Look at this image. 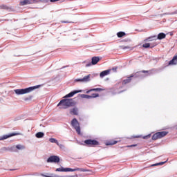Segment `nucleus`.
Returning <instances> with one entry per match:
<instances>
[{
  "mask_svg": "<svg viewBox=\"0 0 177 177\" xmlns=\"http://www.w3.org/2000/svg\"><path fill=\"white\" fill-rule=\"evenodd\" d=\"M57 145L59 146V147L60 149H64V145L60 144V143H59V142H58V144H57Z\"/></svg>",
  "mask_w": 177,
  "mask_h": 177,
  "instance_id": "obj_32",
  "label": "nucleus"
},
{
  "mask_svg": "<svg viewBox=\"0 0 177 177\" xmlns=\"http://www.w3.org/2000/svg\"><path fill=\"white\" fill-rule=\"evenodd\" d=\"M71 126L75 129L77 133L80 135L81 133V127H80V122L77 118H73L71 121Z\"/></svg>",
  "mask_w": 177,
  "mask_h": 177,
  "instance_id": "obj_6",
  "label": "nucleus"
},
{
  "mask_svg": "<svg viewBox=\"0 0 177 177\" xmlns=\"http://www.w3.org/2000/svg\"><path fill=\"white\" fill-rule=\"evenodd\" d=\"M84 144L80 143V145H82V146H88L89 147H93L95 146H99V142L96 140H85L84 142Z\"/></svg>",
  "mask_w": 177,
  "mask_h": 177,
  "instance_id": "obj_5",
  "label": "nucleus"
},
{
  "mask_svg": "<svg viewBox=\"0 0 177 177\" xmlns=\"http://www.w3.org/2000/svg\"><path fill=\"white\" fill-rule=\"evenodd\" d=\"M157 44H154L153 46H151V44L150 43H145L142 45V48H145L146 49L147 48H154V46H156Z\"/></svg>",
  "mask_w": 177,
  "mask_h": 177,
  "instance_id": "obj_21",
  "label": "nucleus"
},
{
  "mask_svg": "<svg viewBox=\"0 0 177 177\" xmlns=\"http://www.w3.org/2000/svg\"><path fill=\"white\" fill-rule=\"evenodd\" d=\"M102 91H104L103 88H92L90 90V92L95 91V92H102Z\"/></svg>",
  "mask_w": 177,
  "mask_h": 177,
  "instance_id": "obj_25",
  "label": "nucleus"
},
{
  "mask_svg": "<svg viewBox=\"0 0 177 177\" xmlns=\"http://www.w3.org/2000/svg\"><path fill=\"white\" fill-rule=\"evenodd\" d=\"M136 146H138V144L129 145V146H127V147H136Z\"/></svg>",
  "mask_w": 177,
  "mask_h": 177,
  "instance_id": "obj_34",
  "label": "nucleus"
},
{
  "mask_svg": "<svg viewBox=\"0 0 177 177\" xmlns=\"http://www.w3.org/2000/svg\"><path fill=\"white\" fill-rule=\"evenodd\" d=\"M56 172H75V171H80L81 172H85V169L81 168L71 169V168H64L61 167L56 169Z\"/></svg>",
  "mask_w": 177,
  "mask_h": 177,
  "instance_id": "obj_4",
  "label": "nucleus"
},
{
  "mask_svg": "<svg viewBox=\"0 0 177 177\" xmlns=\"http://www.w3.org/2000/svg\"><path fill=\"white\" fill-rule=\"evenodd\" d=\"M39 2H42V0L39 1Z\"/></svg>",
  "mask_w": 177,
  "mask_h": 177,
  "instance_id": "obj_41",
  "label": "nucleus"
},
{
  "mask_svg": "<svg viewBox=\"0 0 177 177\" xmlns=\"http://www.w3.org/2000/svg\"><path fill=\"white\" fill-rule=\"evenodd\" d=\"M47 162H60V158L57 156H51L47 159Z\"/></svg>",
  "mask_w": 177,
  "mask_h": 177,
  "instance_id": "obj_10",
  "label": "nucleus"
},
{
  "mask_svg": "<svg viewBox=\"0 0 177 177\" xmlns=\"http://www.w3.org/2000/svg\"><path fill=\"white\" fill-rule=\"evenodd\" d=\"M132 81V77L130 76L127 77V79L122 80V85H127V84H129Z\"/></svg>",
  "mask_w": 177,
  "mask_h": 177,
  "instance_id": "obj_19",
  "label": "nucleus"
},
{
  "mask_svg": "<svg viewBox=\"0 0 177 177\" xmlns=\"http://www.w3.org/2000/svg\"><path fill=\"white\" fill-rule=\"evenodd\" d=\"M118 143V141H111L106 143V146H113L114 145H117Z\"/></svg>",
  "mask_w": 177,
  "mask_h": 177,
  "instance_id": "obj_27",
  "label": "nucleus"
},
{
  "mask_svg": "<svg viewBox=\"0 0 177 177\" xmlns=\"http://www.w3.org/2000/svg\"><path fill=\"white\" fill-rule=\"evenodd\" d=\"M49 142H50V143H55L56 145H58L59 143V141H57L56 138H50Z\"/></svg>",
  "mask_w": 177,
  "mask_h": 177,
  "instance_id": "obj_26",
  "label": "nucleus"
},
{
  "mask_svg": "<svg viewBox=\"0 0 177 177\" xmlns=\"http://www.w3.org/2000/svg\"><path fill=\"white\" fill-rule=\"evenodd\" d=\"M167 37V35L164 32H160L157 35H153L146 38L147 41H153V39H164Z\"/></svg>",
  "mask_w": 177,
  "mask_h": 177,
  "instance_id": "obj_8",
  "label": "nucleus"
},
{
  "mask_svg": "<svg viewBox=\"0 0 177 177\" xmlns=\"http://www.w3.org/2000/svg\"><path fill=\"white\" fill-rule=\"evenodd\" d=\"M100 61V58L99 57H93L91 59V63H88L86 64V67H91V66H95V64H97Z\"/></svg>",
  "mask_w": 177,
  "mask_h": 177,
  "instance_id": "obj_9",
  "label": "nucleus"
},
{
  "mask_svg": "<svg viewBox=\"0 0 177 177\" xmlns=\"http://www.w3.org/2000/svg\"><path fill=\"white\" fill-rule=\"evenodd\" d=\"M32 1V2H33L32 3H37V2H38V1H37V0H31Z\"/></svg>",
  "mask_w": 177,
  "mask_h": 177,
  "instance_id": "obj_38",
  "label": "nucleus"
},
{
  "mask_svg": "<svg viewBox=\"0 0 177 177\" xmlns=\"http://www.w3.org/2000/svg\"><path fill=\"white\" fill-rule=\"evenodd\" d=\"M9 20H8V19H5V21H8Z\"/></svg>",
  "mask_w": 177,
  "mask_h": 177,
  "instance_id": "obj_40",
  "label": "nucleus"
},
{
  "mask_svg": "<svg viewBox=\"0 0 177 177\" xmlns=\"http://www.w3.org/2000/svg\"><path fill=\"white\" fill-rule=\"evenodd\" d=\"M16 149H17L18 150H23L24 149H26V147L21 145H16V147H12L10 149V151H16Z\"/></svg>",
  "mask_w": 177,
  "mask_h": 177,
  "instance_id": "obj_15",
  "label": "nucleus"
},
{
  "mask_svg": "<svg viewBox=\"0 0 177 177\" xmlns=\"http://www.w3.org/2000/svg\"><path fill=\"white\" fill-rule=\"evenodd\" d=\"M66 66L62 67V68H65Z\"/></svg>",
  "mask_w": 177,
  "mask_h": 177,
  "instance_id": "obj_43",
  "label": "nucleus"
},
{
  "mask_svg": "<svg viewBox=\"0 0 177 177\" xmlns=\"http://www.w3.org/2000/svg\"><path fill=\"white\" fill-rule=\"evenodd\" d=\"M57 1H60V0H50V2H57Z\"/></svg>",
  "mask_w": 177,
  "mask_h": 177,
  "instance_id": "obj_39",
  "label": "nucleus"
},
{
  "mask_svg": "<svg viewBox=\"0 0 177 177\" xmlns=\"http://www.w3.org/2000/svg\"><path fill=\"white\" fill-rule=\"evenodd\" d=\"M167 135H168L167 131L157 132L152 136V140H157V139H161L164 138V136H167Z\"/></svg>",
  "mask_w": 177,
  "mask_h": 177,
  "instance_id": "obj_7",
  "label": "nucleus"
},
{
  "mask_svg": "<svg viewBox=\"0 0 177 177\" xmlns=\"http://www.w3.org/2000/svg\"><path fill=\"white\" fill-rule=\"evenodd\" d=\"M61 23H74V22L68 21H61Z\"/></svg>",
  "mask_w": 177,
  "mask_h": 177,
  "instance_id": "obj_35",
  "label": "nucleus"
},
{
  "mask_svg": "<svg viewBox=\"0 0 177 177\" xmlns=\"http://www.w3.org/2000/svg\"><path fill=\"white\" fill-rule=\"evenodd\" d=\"M0 9L7 10V12H13V10H15L13 8L4 4L0 6Z\"/></svg>",
  "mask_w": 177,
  "mask_h": 177,
  "instance_id": "obj_14",
  "label": "nucleus"
},
{
  "mask_svg": "<svg viewBox=\"0 0 177 177\" xmlns=\"http://www.w3.org/2000/svg\"><path fill=\"white\" fill-rule=\"evenodd\" d=\"M32 3V0H24L20 1L19 5L20 6H24L25 5H31Z\"/></svg>",
  "mask_w": 177,
  "mask_h": 177,
  "instance_id": "obj_16",
  "label": "nucleus"
},
{
  "mask_svg": "<svg viewBox=\"0 0 177 177\" xmlns=\"http://www.w3.org/2000/svg\"><path fill=\"white\" fill-rule=\"evenodd\" d=\"M125 35H127L125 32H119L117 33V36L118 37V38H122V37H125Z\"/></svg>",
  "mask_w": 177,
  "mask_h": 177,
  "instance_id": "obj_24",
  "label": "nucleus"
},
{
  "mask_svg": "<svg viewBox=\"0 0 177 177\" xmlns=\"http://www.w3.org/2000/svg\"><path fill=\"white\" fill-rule=\"evenodd\" d=\"M177 64V55L173 57L172 59L169 62V66H174Z\"/></svg>",
  "mask_w": 177,
  "mask_h": 177,
  "instance_id": "obj_17",
  "label": "nucleus"
},
{
  "mask_svg": "<svg viewBox=\"0 0 177 177\" xmlns=\"http://www.w3.org/2000/svg\"><path fill=\"white\" fill-rule=\"evenodd\" d=\"M120 49H123V50H125V49H131V47L129 46H120Z\"/></svg>",
  "mask_w": 177,
  "mask_h": 177,
  "instance_id": "obj_29",
  "label": "nucleus"
},
{
  "mask_svg": "<svg viewBox=\"0 0 177 177\" xmlns=\"http://www.w3.org/2000/svg\"><path fill=\"white\" fill-rule=\"evenodd\" d=\"M35 136L37 139H41V138H44V136H45V133H44V132H38L35 134Z\"/></svg>",
  "mask_w": 177,
  "mask_h": 177,
  "instance_id": "obj_22",
  "label": "nucleus"
},
{
  "mask_svg": "<svg viewBox=\"0 0 177 177\" xmlns=\"http://www.w3.org/2000/svg\"><path fill=\"white\" fill-rule=\"evenodd\" d=\"M75 10H77V9H75V10H73V12H74Z\"/></svg>",
  "mask_w": 177,
  "mask_h": 177,
  "instance_id": "obj_42",
  "label": "nucleus"
},
{
  "mask_svg": "<svg viewBox=\"0 0 177 177\" xmlns=\"http://www.w3.org/2000/svg\"><path fill=\"white\" fill-rule=\"evenodd\" d=\"M91 99L93 98V97H99V94L97 93H93L91 94V95H90Z\"/></svg>",
  "mask_w": 177,
  "mask_h": 177,
  "instance_id": "obj_30",
  "label": "nucleus"
},
{
  "mask_svg": "<svg viewBox=\"0 0 177 177\" xmlns=\"http://www.w3.org/2000/svg\"><path fill=\"white\" fill-rule=\"evenodd\" d=\"M17 135H20L19 133H11L8 135H4L0 137V140H5V139H8L9 138H12V136H17Z\"/></svg>",
  "mask_w": 177,
  "mask_h": 177,
  "instance_id": "obj_12",
  "label": "nucleus"
},
{
  "mask_svg": "<svg viewBox=\"0 0 177 177\" xmlns=\"http://www.w3.org/2000/svg\"><path fill=\"white\" fill-rule=\"evenodd\" d=\"M165 162H167V161L158 162V163L151 165V167H157L158 165H164V164H165Z\"/></svg>",
  "mask_w": 177,
  "mask_h": 177,
  "instance_id": "obj_28",
  "label": "nucleus"
},
{
  "mask_svg": "<svg viewBox=\"0 0 177 177\" xmlns=\"http://www.w3.org/2000/svg\"><path fill=\"white\" fill-rule=\"evenodd\" d=\"M118 68V66H115V67H113L111 68L112 71H113L114 73H117V70Z\"/></svg>",
  "mask_w": 177,
  "mask_h": 177,
  "instance_id": "obj_31",
  "label": "nucleus"
},
{
  "mask_svg": "<svg viewBox=\"0 0 177 177\" xmlns=\"http://www.w3.org/2000/svg\"><path fill=\"white\" fill-rule=\"evenodd\" d=\"M150 136H151V135L149 134L147 136H144L143 139H149V138H150Z\"/></svg>",
  "mask_w": 177,
  "mask_h": 177,
  "instance_id": "obj_33",
  "label": "nucleus"
},
{
  "mask_svg": "<svg viewBox=\"0 0 177 177\" xmlns=\"http://www.w3.org/2000/svg\"><path fill=\"white\" fill-rule=\"evenodd\" d=\"M153 70L152 71H142L141 72H137L131 75V78H144L145 75L142 74H149V75H151V74H154Z\"/></svg>",
  "mask_w": 177,
  "mask_h": 177,
  "instance_id": "obj_3",
  "label": "nucleus"
},
{
  "mask_svg": "<svg viewBox=\"0 0 177 177\" xmlns=\"http://www.w3.org/2000/svg\"><path fill=\"white\" fill-rule=\"evenodd\" d=\"M77 102L71 98H66L62 100L57 104V107L61 106L59 109H68V107H74Z\"/></svg>",
  "mask_w": 177,
  "mask_h": 177,
  "instance_id": "obj_1",
  "label": "nucleus"
},
{
  "mask_svg": "<svg viewBox=\"0 0 177 177\" xmlns=\"http://www.w3.org/2000/svg\"><path fill=\"white\" fill-rule=\"evenodd\" d=\"M70 114L73 115H78V108L74 107L70 109Z\"/></svg>",
  "mask_w": 177,
  "mask_h": 177,
  "instance_id": "obj_20",
  "label": "nucleus"
},
{
  "mask_svg": "<svg viewBox=\"0 0 177 177\" xmlns=\"http://www.w3.org/2000/svg\"><path fill=\"white\" fill-rule=\"evenodd\" d=\"M79 96L82 99H91V95L86 94H79Z\"/></svg>",
  "mask_w": 177,
  "mask_h": 177,
  "instance_id": "obj_23",
  "label": "nucleus"
},
{
  "mask_svg": "<svg viewBox=\"0 0 177 177\" xmlns=\"http://www.w3.org/2000/svg\"><path fill=\"white\" fill-rule=\"evenodd\" d=\"M82 92V90H75L73 91H71L68 94L66 95L64 97L67 98V97H73L74 95H77V93H80Z\"/></svg>",
  "mask_w": 177,
  "mask_h": 177,
  "instance_id": "obj_13",
  "label": "nucleus"
},
{
  "mask_svg": "<svg viewBox=\"0 0 177 177\" xmlns=\"http://www.w3.org/2000/svg\"><path fill=\"white\" fill-rule=\"evenodd\" d=\"M111 71V69H108V70L101 72L100 74V78H103V77H106V75H109V74H110Z\"/></svg>",
  "mask_w": 177,
  "mask_h": 177,
  "instance_id": "obj_18",
  "label": "nucleus"
},
{
  "mask_svg": "<svg viewBox=\"0 0 177 177\" xmlns=\"http://www.w3.org/2000/svg\"><path fill=\"white\" fill-rule=\"evenodd\" d=\"M32 96H30V98L26 97V98L24 99V100H25L26 102H27V100H30V99H32Z\"/></svg>",
  "mask_w": 177,
  "mask_h": 177,
  "instance_id": "obj_36",
  "label": "nucleus"
},
{
  "mask_svg": "<svg viewBox=\"0 0 177 177\" xmlns=\"http://www.w3.org/2000/svg\"><path fill=\"white\" fill-rule=\"evenodd\" d=\"M91 81V74L88 75L87 76H84L82 79H76V82H89Z\"/></svg>",
  "mask_w": 177,
  "mask_h": 177,
  "instance_id": "obj_11",
  "label": "nucleus"
},
{
  "mask_svg": "<svg viewBox=\"0 0 177 177\" xmlns=\"http://www.w3.org/2000/svg\"><path fill=\"white\" fill-rule=\"evenodd\" d=\"M38 88H41V85H37L35 86H30L26 88H19L14 90L16 95H26V93H30V92H32V91H35V89H38Z\"/></svg>",
  "mask_w": 177,
  "mask_h": 177,
  "instance_id": "obj_2",
  "label": "nucleus"
},
{
  "mask_svg": "<svg viewBox=\"0 0 177 177\" xmlns=\"http://www.w3.org/2000/svg\"><path fill=\"white\" fill-rule=\"evenodd\" d=\"M171 15H177V10L175 12H171Z\"/></svg>",
  "mask_w": 177,
  "mask_h": 177,
  "instance_id": "obj_37",
  "label": "nucleus"
}]
</instances>
